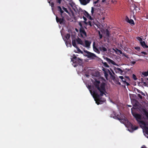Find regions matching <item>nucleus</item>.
I'll return each instance as SVG.
<instances>
[{
  "mask_svg": "<svg viewBox=\"0 0 148 148\" xmlns=\"http://www.w3.org/2000/svg\"><path fill=\"white\" fill-rule=\"evenodd\" d=\"M141 46L143 48H147L148 46L146 44L145 42L144 41L140 44Z\"/></svg>",
  "mask_w": 148,
  "mask_h": 148,
  "instance_id": "obj_19",
  "label": "nucleus"
},
{
  "mask_svg": "<svg viewBox=\"0 0 148 148\" xmlns=\"http://www.w3.org/2000/svg\"><path fill=\"white\" fill-rule=\"evenodd\" d=\"M118 82V84L119 85H121V83L120 82Z\"/></svg>",
  "mask_w": 148,
  "mask_h": 148,
  "instance_id": "obj_59",
  "label": "nucleus"
},
{
  "mask_svg": "<svg viewBox=\"0 0 148 148\" xmlns=\"http://www.w3.org/2000/svg\"><path fill=\"white\" fill-rule=\"evenodd\" d=\"M127 106H128V107H132V106L130 105H128Z\"/></svg>",
  "mask_w": 148,
  "mask_h": 148,
  "instance_id": "obj_61",
  "label": "nucleus"
},
{
  "mask_svg": "<svg viewBox=\"0 0 148 148\" xmlns=\"http://www.w3.org/2000/svg\"><path fill=\"white\" fill-rule=\"evenodd\" d=\"M141 82L142 83H143V82H144V79H143L142 78H141Z\"/></svg>",
  "mask_w": 148,
  "mask_h": 148,
  "instance_id": "obj_47",
  "label": "nucleus"
},
{
  "mask_svg": "<svg viewBox=\"0 0 148 148\" xmlns=\"http://www.w3.org/2000/svg\"><path fill=\"white\" fill-rule=\"evenodd\" d=\"M106 1V0H102V2L103 3L105 2Z\"/></svg>",
  "mask_w": 148,
  "mask_h": 148,
  "instance_id": "obj_56",
  "label": "nucleus"
},
{
  "mask_svg": "<svg viewBox=\"0 0 148 148\" xmlns=\"http://www.w3.org/2000/svg\"><path fill=\"white\" fill-rule=\"evenodd\" d=\"M80 3L83 5H86L89 3L91 0H79Z\"/></svg>",
  "mask_w": 148,
  "mask_h": 148,
  "instance_id": "obj_9",
  "label": "nucleus"
},
{
  "mask_svg": "<svg viewBox=\"0 0 148 148\" xmlns=\"http://www.w3.org/2000/svg\"><path fill=\"white\" fill-rule=\"evenodd\" d=\"M142 74L145 76H147L148 75V71L143 72Z\"/></svg>",
  "mask_w": 148,
  "mask_h": 148,
  "instance_id": "obj_25",
  "label": "nucleus"
},
{
  "mask_svg": "<svg viewBox=\"0 0 148 148\" xmlns=\"http://www.w3.org/2000/svg\"><path fill=\"white\" fill-rule=\"evenodd\" d=\"M84 12H85V13L84 14L86 16L88 17H89V16H90V15L85 10H84Z\"/></svg>",
  "mask_w": 148,
  "mask_h": 148,
  "instance_id": "obj_29",
  "label": "nucleus"
},
{
  "mask_svg": "<svg viewBox=\"0 0 148 148\" xmlns=\"http://www.w3.org/2000/svg\"><path fill=\"white\" fill-rule=\"evenodd\" d=\"M124 56H125L126 58H129V57L127 55H124Z\"/></svg>",
  "mask_w": 148,
  "mask_h": 148,
  "instance_id": "obj_55",
  "label": "nucleus"
},
{
  "mask_svg": "<svg viewBox=\"0 0 148 148\" xmlns=\"http://www.w3.org/2000/svg\"><path fill=\"white\" fill-rule=\"evenodd\" d=\"M72 43L73 46L75 48H76L77 47V46L76 45V40H73L72 41Z\"/></svg>",
  "mask_w": 148,
  "mask_h": 148,
  "instance_id": "obj_21",
  "label": "nucleus"
},
{
  "mask_svg": "<svg viewBox=\"0 0 148 148\" xmlns=\"http://www.w3.org/2000/svg\"><path fill=\"white\" fill-rule=\"evenodd\" d=\"M79 33L81 37L85 38L87 36V34L84 27L80 28L79 29Z\"/></svg>",
  "mask_w": 148,
  "mask_h": 148,
  "instance_id": "obj_6",
  "label": "nucleus"
},
{
  "mask_svg": "<svg viewBox=\"0 0 148 148\" xmlns=\"http://www.w3.org/2000/svg\"><path fill=\"white\" fill-rule=\"evenodd\" d=\"M106 36L109 37L110 36V32L108 29L106 30Z\"/></svg>",
  "mask_w": 148,
  "mask_h": 148,
  "instance_id": "obj_24",
  "label": "nucleus"
},
{
  "mask_svg": "<svg viewBox=\"0 0 148 148\" xmlns=\"http://www.w3.org/2000/svg\"><path fill=\"white\" fill-rule=\"evenodd\" d=\"M110 74L112 76V79L114 81H115L116 82H119V78L118 77H116L112 75V73L110 71Z\"/></svg>",
  "mask_w": 148,
  "mask_h": 148,
  "instance_id": "obj_15",
  "label": "nucleus"
},
{
  "mask_svg": "<svg viewBox=\"0 0 148 148\" xmlns=\"http://www.w3.org/2000/svg\"><path fill=\"white\" fill-rule=\"evenodd\" d=\"M94 9L93 7H92L91 12L92 14H93L94 13Z\"/></svg>",
  "mask_w": 148,
  "mask_h": 148,
  "instance_id": "obj_38",
  "label": "nucleus"
},
{
  "mask_svg": "<svg viewBox=\"0 0 148 148\" xmlns=\"http://www.w3.org/2000/svg\"><path fill=\"white\" fill-rule=\"evenodd\" d=\"M134 49L138 51H140V48L139 47H134Z\"/></svg>",
  "mask_w": 148,
  "mask_h": 148,
  "instance_id": "obj_28",
  "label": "nucleus"
},
{
  "mask_svg": "<svg viewBox=\"0 0 148 148\" xmlns=\"http://www.w3.org/2000/svg\"><path fill=\"white\" fill-rule=\"evenodd\" d=\"M70 37V36L69 34H67L65 36V38L67 40H68Z\"/></svg>",
  "mask_w": 148,
  "mask_h": 148,
  "instance_id": "obj_27",
  "label": "nucleus"
},
{
  "mask_svg": "<svg viewBox=\"0 0 148 148\" xmlns=\"http://www.w3.org/2000/svg\"><path fill=\"white\" fill-rule=\"evenodd\" d=\"M95 42H94L93 43V48L94 51L98 53H100V51L97 49L96 47L95 46Z\"/></svg>",
  "mask_w": 148,
  "mask_h": 148,
  "instance_id": "obj_10",
  "label": "nucleus"
},
{
  "mask_svg": "<svg viewBox=\"0 0 148 148\" xmlns=\"http://www.w3.org/2000/svg\"><path fill=\"white\" fill-rule=\"evenodd\" d=\"M143 83V85H144L145 86L148 87V84H147L145 82H144Z\"/></svg>",
  "mask_w": 148,
  "mask_h": 148,
  "instance_id": "obj_34",
  "label": "nucleus"
},
{
  "mask_svg": "<svg viewBox=\"0 0 148 148\" xmlns=\"http://www.w3.org/2000/svg\"><path fill=\"white\" fill-rule=\"evenodd\" d=\"M93 94L95 97V100L96 103L97 105L101 104L106 101V99L105 98L100 97L102 96L100 95V93L99 95L96 92L94 91Z\"/></svg>",
  "mask_w": 148,
  "mask_h": 148,
  "instance_id": "obj_4",
  "label": "nucleus"
},
{
  "mask_svg": "<svg viewBox=\"0 0 148 148\" xmlns=\"http://www.w3.org/2000/svg\"><path fill=\"white\" fill-rule=\"evenodd\" d=\"M99 37L100 38H101L102 37V36L101 34H100V33L99 32Z\"/></svg>",
  "mask_w": 148,
  "mask_h": 148,
  "instance_id": "obj_43",
  "label": "nucleus"
},
{
  "mask_svg": "<svg viewBox=\"0 0 148 148\" xmlns=\"http://www.w3.org/2000/svg\"><path fill=\"white\" fill-rule=\"evenodd\" d=\"M136 39L139 41L140 44L141 43V42L144 41H143V39L139 36L136 37Z\"/></svg>",
  "mask_w": 148,
  "mask_h": 148,
  "instance_id": "obj_22",
  "label": "nucleus"
},
{
  "mask_svg": "<svg viewBox=\"0 0 148 148\" xmlns=\"http://www.w3.org/2000/svg\"><path fill=\"white\" fill-rule=\"evenodd\" d=\"M97 3H98L97 2V1H94V2L93 3L95 4H97Z\"/></svg>",
  "mask_w": 148,
  "mask_h": 148,
  "instance_id": "obj_54",
  "label": "nucleus"
},
{
  "mask_svg": "<svg viewBox=\"0 0 148 148\" xmlns=\"http://www.w3.org/2000/svg\"><path fill=\"white\" fill-rule=\"evenodd\" d=\"M142 111L143 114L146 117L145 119L148 120V112L145 109H143L142 110Z\"/></svg>",
  "mask_w": 148,
  "mask_h": 148,
  "instance_id": "obj_8",
  "label": "nucleus"
},
{
  "mask_svg": "<svg viewBox=\"0 0 148 148\" xmlns=\"http://www.w3.org/2000/svg\"><path fill=\"white\" fill-rule=\"evenodd\" d=\"M115 71L116 73H118L121 75H122V73L123 72L122 70L119 68H115Z\"/></svg>",
  "mask_w": 148,
  "mask_h": 148,
  "instance_id": "obj_13",
  "label": "nucleus"
},
{
  "mask_svg": "<svg viewBox=\"0 0 148 148\" xmlns=\"http://www.w3.org/2000/svg\"><path fill=\"white\" fill-rule=\"evenodd\" d=\"M98 3L99 1V0H97V1H96Z\"/></svg>",
  "mask_w": 148,
  "mask_h": 148,
  "instance_id": "obj_63",
  "label": "nucleus"
},
{
  "mask_svg": "<svg viewBox=\"0 0 148 148\" xmlns=\"http://www.w3.org/2000/svg\"><path fill=\"white\" fill-rule=\"evenodd\" d=\"M133 109H135V108L132 107L131 109L132 115L136 119V120L139 124L140 127L145 130L146 134L148 135V127L147 126H148V122L142 120V115L133 112Z\"/></svg>",
  "mask_w": 148,
  "mask_h": 148,
  "instance_id": "obj_1",
  "label": "nucleus"
},
{
  "mask_svg": "<svg viewBox=\"0 0 148 148\" xmlns=\"http://www.w3.org/2000/svg\"><path fill=\"white\" fill-rule=\"evenodd\" d=\"M132 77H133V79L134 80H136V79H137L136 77V76L134 74H133Z\"/></svg>",
  "mask_w": 148,
  "mask_h": 148,
  "instance_id": "obj_33",
  "label": "nucleus"
},
{
  "mask_svg": "<svg viewBox=\"0 0 148 148\" xmlns=\"http://www.w3.org/2000/svg\"><path fill=\"white\" fill-rule=\"evenodd\" d=\"M60 12L61 13V15H62V14L64 12V11L62 10L60 11Z\"/></svg>",
  "mask_w": 148,
  "mask_h": 148,
  "instance_id": "obj_52",
  "label": "nucleus"
},
{
  "mask_svg": "<svg viewBox=\"0 0 148 148\" xmlns=\"http://www.w3.org/2000/svg\"><path fill=\"white\" fill-rule=\"evenodd\" d=\"M104 66L106 67H109V66L106 62L103 63Z\"/></svg>",
  "mask_w": 148,
  "mask_h": 148,
  "instance_id": "obj_31",
  "label": "nucleus"
},
{
  "mask_svg": "<svg viewBox=\"0 0 148 148\" xmlns=\"http://www.w3.org/2000/svg\"><path fill=\"white\" fill-rule=\"evenodd\" d=\"M138 92H139V93L141 94V95L143 96H145V94L142 91H140V90H137Z\"/></svg>",
  "mask_w": 148,
  "mask_h": 148,
  "instance_id": "obj_30",
  "label": "nucleus"
},
{
  "mask_svg": "<svg viewBox=\"0 0 148 148\" xmlns=\"http://www.w3.org/2000/svg\"><path fill=\"white\" fill-rule=\"evenodd\" d=\"M58 10L59 11H61V10H62V8L60 6H58Z\"/></svg>",
  "mask_w": 148,
  "mask_h": 148,
  "instance_id": "obj_37",
  "label": "nucleus"
},
{
  "mask_svg": "<svg viewBox=\"0 0 148 148\" xmlns=\"http://www.w3.org/2000/svg\"><path fill=\"white\" fill-rule=\"evenodd\" d=\"M99 49L102 52H105L107 51V49L105 47H103V46H100L99 47Z\"/></svg>",
  "mask_w": 148,
  "mask_h": 148,
  "instance_id": "obj_18",
  "label": "nucleus"
},
{
  "mask_svg": "<svg viewBox=\"0 0 148 148\" xmlns=\"http://www.w3.org/2000/svg\"><path fill=\"white\" fill-rule=\"evenodd\" d=\"M125 84H126L127 86L130 85V84L127 82H126L125 83Z\"/></svg>",
  "mask_w": 148,
  "mask_h": 148,
  "instance_id": "obj_48",
  "label": "nucleus"
},
{
  "mask_svg": "<svg viewBox=\"0 0 148 148\" xmlns=\"http://www.w3.org/2000/svg\"><path fill=\"white\" fill-rule=\"evenodd\" d=\"M77 49V51H78V52L79 53H80L82 54H83V52L79 48L77 47L75 48Z\"/></svg>",
  "mask_w": 148,
  "mask_h": 148,
  "instance_id": "obj_26",
  "label": "nucleus"
},
{
  "mask_svg": "<svg viewBox=\"0 0 148 148\" xmlns=\"http://www.w3.org/2000/svg\"><path fill=\"white\" fill-rule=\"evenodd\" d=\"M108 75V74L107 73H105V76L106 77H107Z\"/></svg>",
  "mask_w": 148,
  "mask_h": 148,
  "instance_id": "obj_49",
  "label": "nucleus"
},
{
  "mask_svg": "<svg viewBox=\"0 0 148 148\" xmlns=\"http://www.w3.org/2000/svg\"><path fill=\"white\" fill-rule=\"evenodd\" d=\"M138 96L139 97L140 99H142V96L139 94H137Z\"/></svg>",
  "mask_w": 148,
  "mask_h": 148,
  "instance_id": "obj_36",
  "label": "nucleus"
},
{
  "mask_svg": "<svg viewBox=\"0 0 148 148\" xmlns=\"http://www.w3.org/2000/svg\"><path fill=\"white\" fill-rule=\"evenodd\" d=\"M108 62L109 64H111L114 65H117L115 62L113 60L107 58H106L105 59Z\"/></svg>",
  "mask_w": 148,
  "mask_h": 148,
  "instance_id": "obj_12",
  "label": "nucleus"
},
{
  "mask_svg": "<svg viewBox=\"0 0 148 148\" xmlns=\"http://www.w3.org/2000/svg\"><path fill=\"white\" fill-rule=\"evenodd\" d=\"M100 82L98 81H96L94 84L96 88L99 91L100 93V95L103 96L104 95L106 96L107 93L105 88V84L104 82H102L100 84L99 86Z\"/></svg>",
  "mask_w": 148,
  "mask_h": 148,
  "instance_id": "obj_3",
  "label": "nucleus"
},
{
  "mask_svg": "<svg viewBox=\"0 0 148 148\" xmlns=\"http://www.w3.org/2000/svg\"><path fill=\"white\" fill-rule=\"evenodd\" d=\"M119 77L121 79V80H122L124 79V77H123V76H120Z\"/></svg>",
  "mask_w": 148,
  "mask_h": 148,
  "instance_id": "obj_40",
  "label": "nucleus"
},
{
  "mask_svg": "<svg viewBox=\"0 0 148 148\" xmlns=\"http://www.w3.org/2000/svg\"><path fill=\"white\" fill-rule=\"evenodd\" d=\"M125 21L128 23H129L131 25H134V23L133 20L129 19L128 17L127 16H126L125 18Z\"/></svg>",
  "mask_w": 148,
  "mask_h": 148,
  "instance_id": "obj_11",
  "label": "nucleus"
},
{
  "mask_svg": "<svg viewBox=\"0 0 148 148\" xmlns=\"http://www.w3.org/2000/svg\"><path fill=\"white\" fill-rule=\"evenodd\" d=\"M113 114L114 115V118L117 119L123 122V123L124 124L125 126L128 128L131 129L132 131L137 130L138 127L137 126H135L133 125L127 119H123L122 116H121V114L120 113V115L119 114H117L114 112H113Z\"/></svg>",
  "mask_w": 148,
  "mask_h": 148,
  "instance_id": "obj_2",
  "label": "nucleus"
},
{
  "mask_svg": "<svg viewBox=\"0 0 148 148\" xmlns=\"http://www.w3.org/2000/svg\"><path fill=\"white\" fill-rule=\"evenodd\" d=\"M81 12H84V11L82 10V9L81 10Z\"/></svg>",
  "mask_w": 148,
  "mask_h": 148,
  "instance_id": "obj_62",
  "label": "nucleus"
},
{
  "mask_svg": "<svg viewBox=\"0 0 148 148\" xmlns=\"http://www.w3.org/2000/svg\"><path fill=\"white\" fill-rule=\"evenodd\" d=\"M141 53L143 54L144 55H147V53L146 52H145L144 51H142L141 52Z\"/></svg>",
  "mask_w": 148,
  "mask_h": 148,
  "instance_id": "obj_39",
  "label": "nucleus"
},
{
  "mask_svg": "<svg viewBox=\"0 0 148 148\" xmlns=\"http://www.w3.org/2000/svg\"><path fill=\"white\" fill-rule=\"evenodd\" d=\"M62 9L66 13H69V12L66 8H65L64 7H63Z\"/></svg>",
  "mask_w": 148,
  "mask_h": 148,
  "instance_id": "obj_32",
  "label": "nucleus"
},
{
  "mask_svg": "<svg viewBox=\"0 0 148 148\" xmlns=\"http://www.w3.org/2000/svg\"><path fill=\"white\" fill-rule=\"evenodd\" d=\"M141 148H147L145 145H143Z\"/></svg>",
  "mask_w": 148,
  "mask_h": 148,
  "instance_id": "obj_51",
  "label": "nucleus"
},
{
  "mask_svg": "<svg viewBox=\"0 0 148 148\" xmlns=\"http://www.w3.org/2000/svg\"><path fill=\"white\" fill-rule=\"evenodd\" d=\"M56 20L57 23H59L60 24L63 23L64 21V18H59L58 16H56Z\"/></svg>",
  "mask_w": 148,
  "mask_h": 148,
  "instance_id": "obj_7",
  "label": "nucleus"
},
{
  "mask_svg": "<svg viewBox=\"0 0 148 148\" xmlns=\"http://www.w3.org/2000/svg\"><path fill=\"white\" fill-rule=\"evenodd\" d=\"M131 63H132V64H134L136 62H135V61H133V62H131Z\"/></svg>",
  "mask_w": 148,
  "mask_h": 148,
  "instance_id": "obj_53",
  "label": "nucleus"
},
{
  "mask_svg": "<svg viewBox=\"0 0 148 148\" xmlns=\"http://www.w3.org/2000/svg\"><path fill=\"white\" fill-rule=\"evenodd\" d=\"M91 42L88 40H85V45L86 47H88L90 46L91 44Z\"/></svg>",
  "mask_w": 148,
  "mask_h": 148,
  "instance_id": "obj_17",
  "label": "nucleus"
},
{
  "mask_svg": "<svg viewBox=\"0 0 148 148\" xmlns=\"http://www.w3.org/2000/svg\"><path fill=\"white\" fill-rule=\"evenodd\" d=\"M76 41L78 44H79L80 45H84V43L81 40V39L77 37V38L76 39Z\"/></svg>",
  "mask_w": 148,
  "mask_h": 148,
  "instance_id": "obj_16",
  "label": "nucleus"
},
{
  "mask_svg": "<svg viewBox=\"0 0 148 148\" xmlns=\"http://www.w3.org/2000/svg\"><path fill=\"white\" fill-rule=\"evenodd\" d=\"M83 18L84 19V22H86V20H87V19H86V18L84 16H83Z\"/></svg>",
  "mask_w": 148,
  "mask_h": 148,
  "instance_id": "obj_45",
  "label": "nucleus"
},
{
  "mask_svg": "<svg viewBox=\"0 0 148 148\" xmlns=\"http://www.w3.org/2000/svg\"><path fill=\"white\" fill-rule=\"evenodd\" d=\"M117 51L119 52L120 54H123L122 51L120 50H117Z\"/></svg>",
  "mask_w": 148,
  "mask_h": 148,
  "instance_id": "obj_42",
  "label": "nucleus"
},
{
  "mask_svg": "<svg viewBox=\"0 0 148 148\" xmlns=\"http://www.w3.org/2000/svg\"><path fill=\"white\" fill-rule=\"evenodd\" d=\"M123 83V84H125V83L126 82V81H125V79H124V80L123 79L122 80V81H121Z\"/></svg>",
  "mask_w": 148,
  "mask_h": 148,
  "instance_id": "obj_41",
  "label": "nucleus"
},
{
  "mask_svg": "<svg viewBox=\"0 0 148 148\" xmlns=\"http://www.w3.org/2000/svg\"><path fill=\"white\" fill-rule=\"evenodd\" d=\"M84 23L85 24H86V25H89L91 27L92 26L91 22L90 21H89L88 22H84Z\"/></svg>",
  "mask_w": 148,
  "mask_h": 148,
  "instance_id": "obj_23",
  "label": "nucleus"
},
{
  "mask_svg": "<svg viewBox=\"0 0 148 148\" xmlns=\"http://www.w3.org/2000/svg\"><path fill=\"white\" fill-rule=\"evenodd\" d=\"M85 75H86V76L87 77H88L89 76V75H88L87 74H85Z\"/></svg>",
  "mask_w": 148,
  "mask_h": 148,
  "instance_id": "obj_60",
  "label": "nucleus"
},
{
  "mask_svg": "<svg viewBox=\"0 0 148 148\" xmlns=\"http://www.w3.org/2000/svg\"><path fill=\"white\" fill-rule=\"evenodd\" d=\"M133 106L134 107L137 106H138V104L137 103H136Z\"/></svg>",
  "mask_w": 148,
  "mask_h": 148,
  "instance_id": "obj_50",
  "label": "nucleus"
},
{
  "mask_svg": "<svg viewBox=\"0 0 148 148\" xmlns=\"http://www.w3.org/2000/svg\"><path fill=\"white\" fill-rule=\"evenodd\" d=\"M79 25L81 27L80 28L83 27L82 25V23H79Z\"/></svg>",
  "mask_w": 148,
  "mask_h": 148,
  "instance_id": "obj_46",
  "label": "nucleus"
},
{
  "mask_svg": "<svg viewBox=\"0 0 148 148\" xmlns=\"http://www.w3.org/2000/svg\"><path fill=\"white\" fill-rule=\"evenodd\" d=\"M77 60V62L76 63L81 65L82 64V60L79 58H78Z\"/></svg>",
  "mask_w": 148,
  "mask_h": 148,
  "instance_id": "obj_20",
  "label": "nucleus"
},
{
  "mask_svg": "<svg viewBox=\"0 0 148 148\" xmlns=\"http://www.w3.org/2000/svg\"><path fill=\"white\" fill-rule=\"evenodd\" d=\"M51 6L52 7H53L54 6V3L53 2H52L51 4Z\"/></svg>",
  "mask_w": 148,
  "mask_h": 148,
  "instance_id": "obj_44",
  "label": "nucleus"
},
{
  "mask_svg": "<svg viewBox=\"0 0 148 148\" xmlns=\"http://www.w3.org/2000/svg\"><path fill=\"white\" fill-rule=\"evenodd\" d=\"M89 18H90V20H92V18L91 17V16H90H90H89Z\"/></svg>",
  "mask_w": 148,
  "mask_h": 148,
  "instance_id": "obj_57",
  "label": "nucleus"
},
{
  "mask_svg": "<svg viewBox=\"0 0 148 148\" xmlns=\"http://www.w3.org/2000/svg\"><path fill=\"white\" fill-rule=\"evenodd\" d=\"M84 51L85 53L87 54V55H85V56L88 58L90 59H95V58L97 57L96 56L94 53H92L87 50H84Z\"/></svg>",
  "mask_w": 148,
  "mask_h": 148,
  "instance_id": "obj_5",
  "label": "nucleus"
},
{
  "mask_svg": "<svg viewBox=\"0 0 148 148\" xmlns=\"http://www.w3.org/2000/svg\"><path fill=\"white\" fill-rule=\"evenodd\" d=\"M126 77L128 78V79H129V77Z\"/></svg>",
  "mask_w": 148,
  "mask_h": 148,
  "instance_id": "obj_64",
  "label": "nucleus"
},
{
  "mask_svg": "<svg viewBox=\"0 0 148 148\" xmlns=\"http://www.w3.org/2000/svg\"><path fill=\"white\" fill-rule=\"evenodd\" d=\"M62 0H56V2L60 4L61 3Z\"/></svg>",
  "mask_w": 148,
  "mask_h": 148,
  "instance_id": "obj_35",
  "label": "nucleus"
},
{
  "mask_svg": "<svg viewBox=\"0 0 148 148\" xmlns=\"http://www.w3.org/2000/svg\"><path fill=\"white\" fill-rule=\"evenodd\" d=\"M73 58H71V61L73 63H76L78 58H77L75 54H73Z\"/></svg>",
  "mask_w": 148,
  "mask_h": 148,
  "instance_id": "obj_14",
  "label": "nucleus"
},
{
  "mask_svg": "<svg viewBox=\"0 0 148 148\" xmlns=\"http://www.w3.org/2000/svg\"><path fill=\"white\" fill-rule=\"evenodd\" d=\"M88 71V72H90L91 71H92V70L91 69H89Z\"/></svg>",
  "mask_w": 148,
  "mask_h": 148,
  "instance_id": "obj_58",
  "label": "nucleus"
}]
</instances>
